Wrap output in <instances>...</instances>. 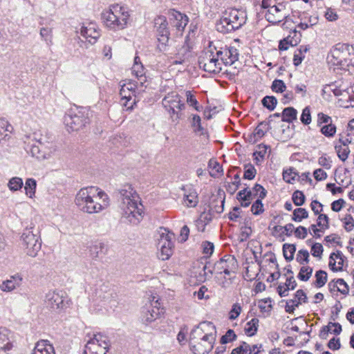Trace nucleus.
I'll return each instance as SVG.
<instances>
[{"label": "nucleus", "instance_id": "obj_9", "mask_svg": "<svg viewBox=\"0 0 354 354\" xmlns=\"http://www.w3.org/2000/svg\"><path fill=\"white\" fill-rule=\"evenodd\" d=\"M199 66L210 73H218L222 70V63L211 46L202 53L198 59Z\"/></svg>", "mask_w": 354, "mask_h": 354}, {"label": "nucleus", "instance_id": "obj_59", "mask_svg": "<svg viewBox=\"0 0 354 354\" xmlns=\"http://www.w3.org/2000/svg\"><path fill=\"white\" fill-rule=\"evenodd\" d=\"M329 218L326 214H319L317 218V225L323 230L328 229Z\"/></svg>", "mask_w": 354, "mask_h": 354}, {"label": "nucleus", "instance_id": "obj_35", "mask_svg": "<svg viewBox=\"0 0 354 354\" xmlns=\"http://www.w3.org/2000/svg\"><path fill=\"white\" fill-rule=\"evenodd\" d=\"M258 326L259 319L257 318H252L245 325V333L250 337L253 336L257 331Z\"/></svg>", "mask_w": 354, "mask_h": 354}, {"label": "nucleus", "instance_id": "obj_38", "mask_svg": "<svg viewBox=\"0 0 354 354\" xmlns=\"http://www.w3.org/2000/svg\"><path fill=\"white\" fill-rule=\"evenodd\" d=\"M24 183L19 177H12L8 183L9 189L12 192H16L21 189L23 187Z\"/></svg>", "mask_w": 354, "mask_h": 354}, {"label": "nucleus", "instance_id": "obj_27", "mask_svg": "<svg viewBox=\"0 0 354 354\" xmlns=\"http://www.w3.org/2000/svg\"><path fill=\"white\" fill-rule=\"evenodd\" d=\"M344 256L341 251L332 253L330 256L329 266L333 271H341L344 261Z\"/></svg>", "mask_w": 354, "mask_h": 354}, {"label": "nucleus", "instance_id": "obj_60", "mask_svg": "<svg viewBox=\"0 0 354 354\" xmlns=\"http://www.w3.org/2000/svg\"><path fill=\"white\" fill-rule=\"evenodd\" d=\"M245 350L246 351L247 354H258L260 352V348L261 347V345H250L248 343L243 342H242Z\"/></svg>", "mask_w": 354, "mask_h": 354}, {"label": "nucleus", "instance_id": "obj_51", "mask_svg": "<svg viewBox=\"0 0 354 354\" xmlns=\"http://www.w3.org/2000/svg\"><path fill=\"white\" fill-rule=\"evenodd\" d=\"M236 339V335L232 329H228L225 335L221 338V343L225 344L234 341Z\"/></svg>", "mask_w": 354, "mask_h": 354}, {"label": "nucleus", "instance_id": "obj_39", "mask_svg": "<svg viewBox=\"0 0 354 354\" xmlns=\"http://www.w3.org/2000/svg\"><path fill=\"white\" fill-rule=\"evenodd\" d=\"M338 158L343 162L346 161L350 153V149L348 146H341L336 145L335 147Z\"/></svg>", "mask_w": 354, "mask_h": 354}, {"label": "nucleus", "instance_id": "obj_17", "mask_svg": "<svg viewBox=\"0 0 354 354\" xmlns=\"http://www.w3.org/2000/svg\"><path fill=\"white\" fill-rule=\"evenodd\" d=\"M214 48L222 65H232L238 60L239 53L236 48L230 46L221 48L219 50H217L215 47Z\"/></svg>", "mask_w": 354, "mask_h": 354}, {"label": "nucleus", "instance_id": "obj_4", "mask_svg": "<svg viewBox=\"0 0 354 354\" xmlns=\"http://www.w3.org/2000/svg\"><path fill=\"white\" fill-rule=\"evenodd\" d=\"M102 19L104 26L109 30L118 31L127 27L130 13L127 7L113 4L103 11Z\"/></svg>", "mask_w": 354, "mask_h": 354}, {"label": "nucleus", "instance_id": "obj_1", "mask_svg": "<svg viewBox=\"0 0 354 354\" xmlns=\"http://www.w3.org/2000/svg\"><path fill=\"white\" fill-rule=\"evenodd\" d=\"M119 207L122 218L133 225H138L142 219V205L140 197L133 187L124 185L118 190Z\"/></svg>", "mask_w": 354, "mask_h": 354}, {"label": "nucleus", "instance_id": "obj_6", "mask_svg": "<svg viewBox=\"0 0 354 354\" xmlns=\"http://www.w3.org/2000/svg\"><path fill=\"white\" fill-rule=\"evenodd\" d=\"M246 21L247 14L245 10L228 9L216 23V30L222 33L230 32L242 27Z\"/></svg>", "mask_w": 354, "mask_h": 354}, {"label": "nucleus", "instance_id": "obj_49", "mask_svg": "<svg viewBox=\"0 0 354 354\" xmlns=\"http://www.w3.org/2000/svg\"><path fill=\"white\" fill-rule=\"evenodd\" d=\"M301 37V34L299 31L296 29H294L292 32H290V35L286 37L288 38L289 44L291 46H297V44L300 41Z\"/></svg>", "mask_w": 354, "mask_h": 354}, {"label": "nucleus", "instance_id": "obj_15", "mask_svg": "<svg viewBox=\"0 0 354 354\" xmlns=\"http://www.w3.org/2000/svg\"><path fill=\"white\" fill-rule=\"evenodd\" d=\"M158 304V300H156L155 305L151 302L142 308L140 319L144 324L149 325L160 317L162 310Z\"/></svg>", "mask_w": 354, "mask_h": 354}, {"label": "nucleus", "instance_id": "obj_48", "mask_svg": "<svg viewBox=\"0 0 354 354\" xmlns=\"http://www.w3.org/2000/svg\"><path fill=\"white\" fill-rule=\"evenodd\" d=\"M322 133L326 137H333L336 133V127L332 122L321 127Z\"/></svg>", "mask_w": 354, "mask_h": 354}, {"label": "nucleus", "instance_id": "obj_18", "mask_svg": "<svg viewBox=\"0 0 354 354\" xmlns=\"http://www.w3.org/2000/svg\"><path fill=\"white\" fill-rule=\"evenodd\" d=\"M158 247L160 250L159 258L163 261L169 259L172 254L174 248L171 235L162 234L158 241Z\"/></svg>", "mask_w": 354, "mask_h": 354}, {"label": "nucleus", "instance_id": "obj_53", "mask_svg": "<svg viewBox=\"0 0 354 354\" xmlns=\"http://www.w3.org/2000/svg\"><path fill=\"white\" fill-rule=\"evenodd\" d=\"M292 199L295 205L301 206L305 202V196L302 192L297 190L293 193Z\"/></svg>", "mask_w": 354, "mask_h": 354}, {"label": "nucleus", "instance_id": "obj_12", "mask_svg": "<svg viewBox=\"0 0 354 354\" xmlns=\"http://www.w3.org/2000/svg\"><path fill=\"white\" fill-rule=\"evenodd\" d=\"M21 239V244L26 253L30 257H36L41 247L39 236L34 234L30 229L26 228L24 231Z\"/></svg>", "mask_w": 354, "mask_h": 354}, {"label": "nucleus", "instance_id": "obj_25", "mask_svg": "<svg viewBox=\"0 0 354 354\" xmlns=\"http://www.w3.org/2000/svg\"><path fill=\"white\" fill-rule=\"evenodd\" d=\"M12 347L9 331L6 328H0V354H9Z\"/></svg>", "mask_w": 354, "mask_h": 354}, {"label": "nucleus", "instance_id": "obj_7", "mask_svg": "<svg viewBox=\"0 0 354 354\" xmlns=\"http://www.w3.org/2000/svg\"><path fill=\"white\" fill-rule=\"evenodd\" d=\"M89 122V111L86 107H74L64 115V123L68 132L82 129Z\"/></svg>", "mask_w": 354, "mask_h": 354}, {"label": "nucleus", "instance_id": "obj_36", "mask_svg": "<svg viewBox=\"0 0 354 354\" xmlns=\"http://www.w3.org/2000/svg\"><path fill=\"white\" fill-rule=\"evenodd\" d=\"M296 247L293 244L285 243L283 245V253L284 258L288 261H290L293 259Z\"/></svg>", "mask_w": 354, "mask_h": 354}, {"label": "nucleus", "instance_id": "obj_19", "mask_svg": "<svg viewBox=\"0 0 354 354\" xmlns=\"http://www.w3.org/2000/svg\"><path fill=\"white\" fill-rule=\"evenodd\" d=\"M155 27L158 32V39L162 44L166 45L169 41V32L167 28V19L163 16L155 19Z\"/></svg>", "mask_w": 354, "mask_h": 354}, {"label": "nucleus", "instance_id": "obj_21", "mask_svg": "<svg viewBox=\"0 0 354 354\" xmlns=\"http://www.w3.org/2000/svg\"><path fill=\"white\" fill-rule=\"evenodd\" d=\"M190 46L188 44V37H187L182 45H178L176 47V53L174 60L172 62L174 64H182L190 56Z\"/></svg>", "mask_w": 354, "mask_h": 354}, {"label": "nucleus", "instance_id": "obj_37", "mask_svg": "<svg viewBox=\"0 0 354 354\" xmlns=\"http://www.w3.org/2000/svg\"><path fill=\"white\" fill-rule=\"evenodd\" d=\"M308 217V212L305 208L299 207L293 211L292 220L295 222H301Z\"/></svg>", "mask_w": 354, "mask_h": 354}, {"label": "nucleus", "instance_id": "obj_62", "mask_svg": "<svg viewBox=\"0 0 354 354\" xmlns=\"http://www.w3.org/2000/svg\"><path fill=\"white\" fill-rule=\"evenodd\" d=\"M333 93L336 96H340L339 101H342L343 102H350V99L348 98V93L346 89L342 90V89H335L333 91Z\"/></svg>", "mask_w": 354, "mask_h": 354}, {"label": "nucleus", "instance_id": "obj_45", "mask_svg": "<svg viewBox=\"0 0 354 354\" xmlns=\"http://www.w3.org/2000/svg\"><path fill=\"white\" fill-rule=\"evenodd\" d=\"M192 127L194 131L200 134H203L204 129L201 126V120L199 115H193L192 120Z\"/></svg>", "mask_w": 354, "mask_h": 354}, {"label": "nucleus", "instance_id": "obj_5", "mask_svg": "<svg viewBox=\"0 0 354 354\" xmlns=\"http://www.w3.org/2000/svg\"><path fill=\"white\" fill-rule=\"evenodd\" d=\"M327 59L328 64L334 66V70L354 66V48L346 44H337L330 50Z\"/></svg>", "mask_w": 354, "mask_h": 354}, {"label": "nucleus", "instance_id": "obj_11", "mask_svg": "<svg viewBox=\"0 0 354 354\" xmlns=\"http://www.w3.org/2000/svg\"><path fill=\"white\" fill-rule=\"evenodd\" d=\"M162 104L173 120L180 118L179 112L185 107V103L181 100V97L176 91L168 93L162 99Z\"/></svg>", "mask_w": 354, "mask_h": 354}, {"label": "nucleus", "instance_id": "obj_44", "mask_svg": "<svg viewBox=\"0 0 354 354\" xmlns=\"http://www.w3.org/2000/svg\"><path fill=\"white\" fill-rule=\"evenodd\" d=\"M259 150L253 153L254 159L257 164L261 162L267 153L268 147L264 145H259Z\"/></svg>", "mask_w": 354, "mask_h": 354}, {"label": "nucleus", "instance_id": "obj_13", "mask_svg": "<svg viewBox=\"0 0 354 354\" xmlns=\"http://www.w3.org/2000/svg\"><path fill=\"white\" fill-rule=\"evenodd\" d=\"M110 346L108 337L100 333L88 341L84 354H106Z\"/></svg>", "mask_w": 354, "mask_h": 354}, {"label": "nucleus", "instance_id": "obj_42", "mask_svg": "<svg viewBox=\"0 0 354 354\" xmlns=\"http://www.w3.org/2000/svg\"><path fill=\"white\" fill-rule=\"evenodd\" d=\"M315 286L321 288L324 286L327 281V273L324 270H319L315 273Z\"/></svg>", "mask_w": 354, "mask_h": 354}, {"label": "nucleus", "instance_id": "obj_41", "mask_svg": "<svg viewBox=\"0 0 354 354\" xmlns=\"http://www.w3.org/2000/svg\"><path fill=\"white\" fill-rule=\"evenodd\" d=\"M36 180L33 178H28L25 183L26 194L30 198H32L35 194L36 189Z\"/></svg>", "mask_w": 354, "mask_h": 354}, {"label": "nucleus", "instance_id": "obj_52", "mask_svg": "<svg viewBox=\"0 0 354 354\" xmlns=\"http://www.w3.org/2000/svg\"><path fill=\"white\" fill-rule=\"evenodd\" d=\"M12 127L5 120L0 119V142L8 136L7 131H10Z\"/></svg>", "mask_w": 354, "mask_h": 354}, {"label": "nucleus", "instance_id": "obj_40", "mask_svg": "<svg viewBox=\"0 0 354 354\" xmlns=\"http://www.w3.org/2000/svg\"><path fill=\"white\" fill-rule=\"evenodd\" d=\"M185 96L187 103L190 106H192L197 111H200L201 110V107L198 105V100H196L195 95L190 91H187L185 92Z\"/></svg>", "mask_w": 354, "mask_h": 354}, {"label": "nucleus", "instance_id": "obj_30", "mask_svg": "<svg viewBox=\"0 0 354 354\" xmlns=\"http://www.w3.org/2000/svg\"><path fill=\"white\" fill-rule=\"evenodd\" d=\"M32 139L37 144L53 146L50 138L44 130L39 129L32 133Z\"/></svg>", "mask_w": 354, "mask_h": 354}, {"label": "nucleus", "instance_id": "obj_34", "mask_svg": "<svg viewBox=\"0 0 354 354\" xmlns=\"http://www.w3.org/2000/svg\"><path fill=\"white\" fill-rule=\"evenodd\" d=\"M297 111L293 107H288L283 109L281 117L282 120L287 122H291L297 119Z\"/></svg>", "mask_w": 354, "mask_h": 354}, {"label": "nucleus", "instance_id": "obj_24", "mask_svg": "<svg viewBox=\"0 0 354 354\" xmlns=\"http://www.w3.org/2000/svg\"><path fill=\"white\" fill-rule=\"evenodd\" d=\"M22 280L23 278L20 274L12 275L10 279L2 282L0 289L3 292H11L21 286Z\"/></svg>", "mask_w": 354, "mask_h": 354}, {"label": "nucleus", "instance_id": "obj_14", "mask_svg": "<svg viewBox=\"0 0 354 354\" xmlns=\"http://www.w3.org/2000/svg\"><path fill=\"white\" fill-rule=\"evenodd\" d=\"M45 304L52 310H63L68 307L69 299L66 292L60 291H50L46 295Z\"/></svg>", "mask_w": 354, "mask_h": 354}, {"label": "nucleus", "instance_id": "obj_26", "mask_svg": "<svg viewBox=\"0 0 354 354\" xmlns=\"http://www.w3.org/2000/svg\"><path fill=\"white\" fill-rule=\"evenodd\" d=\"M32 354H55V351L48 340L41 339L36 343Z\"/></svg>", "mask_w": 354, "mask_h": 354}, {"label": "nucleus", "instance_id": "obj_61", "mask_svg": "<svg viewBox=\"0 0 354 354\" xmlns=\"http://www.w3.org/2000/svg\"><path fill=\"white\" fill-rule=\"evenodd\" d=\"M301 121L304 124H309L311 122V115L310 109L307 106L303 109Z\"/></svg>", "mask_w": 354, "mask_h": 354}, {"label": "nucleus", "instance_id": "obj_46", "mask_svg": "<svg viewBox=\"0 0 354 354\" xmlns=\"http://www.w3.org/2000/svg\"><path fill=\"white\" fill-rule=\"evenodd\" d=\"M277 100L274 96H266L262 100V104L270 111H272L276 107Z\"/></svg>", "mask_w": 354, "mask_h": 354}, {"label": "nucleus", "instance_id": "obj_28", "mask_svg": "<svg viewBox=\"0 0 354 354\" xmlns=\"http://www.w3.org/2000/svg\"><path fill=\"white\" fill-rule=\"evenodd\" d=\"M131 72L132 74L138 78L141 84L145 82V71L139 57H135L134 64L131 68Z\"/></svg>", "mask_w": 354, "mask_h": 354}, {"label": "nucleus", "instance_id": "obj_43", "mask_svg": "<svg viewBox=\"0 0 354 354\" xmlns=\"http://www.w3.org/2000/svg\"><path fill=\"white\" fill-rule=\"evenodd\" d=\"M298 173L294 168H289L283 172V178L288 183H293Z\"/></svg>", "mask_w": 354, "mask_h": 354}, {"label": "nucleus", "instance_id": "obj_50", "mask_svg": "<svg viewBox=\"0 0 354 354\" xmlns=\"http://www.w3.org/2000/svg\"><path fill=\"white\" fill-rule=\"evenodd\" d=\"M290 300L297 304V306L298 307L302 303L307 301V296L302 290H298L295 294L294 298Z\"/></svg>", "mask_w": 354, "mask_h": 354}, {"label": "nucleus", "instance_id": "obj_33", "mask_svg": "<svg viewBox=\"0 0 354 354\" xmlns=\"http://www.w3.org/2000/svg\"><path fill=\"white\" fill-rule=\"evenodd\" d=\"M310 50L309 46H301L297 48L293 56V64L295 66H299L305 57L306 53Z\"/></svg>", "mask_w": 354, "mask_h": 354}, {"label": "nucleus", "instance_id": "obj_31", "mask_svg": "<svg viewBox=\"0 0 354 354\" xmlns=\"http://www.w3.org/2000/svg\"><path fill=\"white\" fill-rule=\"evenodd\" d=\"M269 127L268 123L266 122H261L254 129L252 135L250 136V142H255L263 138L268 131Z\"/></svg>", "mask_w": 354, "mask_h": 354}, {"label": "nucleus", "instance_id": "obj_16", "mask_svg": "<svg viewBox=\"0 0 354 354\" xmlns=\"http://www.w3.org/2000/svg\"><path fill=\"white\" fill-rule=\"evenodd\" d=\"M80 33L91 44H95L100 36V30L97 25L93 22L83 24Z\"/></svg>", "mask_w": 354, "mask_h": 354}, {"label": "nucleus", "instance_id": "obj_57", "mask_svg": "<svg viewBox=\"0 0 354 354\" xmlns=\"http://www.w3.org/2000/svg\"><path fill=\"white\" fill-rule=\"evenodd\" d=\"M272 89L273 91L277 93H283L285 91L286 86L283 80H275L272 82Z\"/></svg>", "mask_w": 354, "mask_h": 354}, {"label": "nucleus", "instance_id": "obj_32", "mask_svg": "<svg viewBox=\"0 0 354 354\" xmlns=\"http://www.w3.org/2000/svg\"><path fill=\"white\" fill-rule=\"evenodd\" d=\"M236 198L240 202L241 205L246 207L251 203V201L253 199V194L251 190L245 188L238 193Z\"/></svg>", "mask_w": 354, "mask_h": 354}, {"label": "nucleus", "instance_id": "obj_55", "mask_svg": "<svg viewBox=\"0 0 354 354\" xmlns=\"http://www.w3.org/2000/svg\"><path fill=\"white\" fill-rule=\"evenodd\" d=\"M257 170L253 165L251 164L246 165L245 166V171L243 178L245 179L252 180L255 177Z\"/></svg>", "mask_w": 354, "mask_h": 354}, {"label": "nucleus", "instance_id": "obj_8", "mask_svg": "<svg viewBox=\"0 0 354 354\" xmlns=\"http://www.w3.org/2000/svg\"><path fill=\"white\" fill-rule=\"evenodd\" d=\"M287 3H277L276 0H262L261 8L265 10V17L272 24H277L286 19L288 21L289 13L286 8Z\"/></svg>", "mask_w": 354, "mask_h": 354}, {"label": "nucleus", "instance_id": "obj_2", "mask_svg": "<svg viewBox=\"0 0 354 354\" xmlns=\"http://www.w3.org/2000/svg\"><path fill=\"white\" fill-rule=\"evenodd\" d=\"M75 202L82 212L89 214H98L109 206V197L99 187L91 186L80 189Z\"/></svg>", "mask_w": 354, "mask_h": 354}, {"label": "nucleus", "instance_id": "obj_22", "mask_svg": "<svg viewBox=\"0 0 354 354\" xmlns=\"http://www.w3.org/2000/svg\"><path fill=\"white\" fill-rule=\"evenodd\" d=\"M30 153L32 157L38 160L48 159L53 153V146L39 144L32 145Z\"/></svg>", "mask_w": 354, "mask_h": 354}, {"label": "nucleus", "instance_id": "obj_63", "mask_svg": "<svg viewBox=\"0 0 354 354\" xmlns=\"http://www.w3.org/2000/svg\"><path fill=\"white\" fill-rule=\"evenodd\" d=\"M337 291L341 292L343 295H347L349 291L348 286L345 282V281L342 279H338L337 280Z\"/></svg>", "mask_w": 354, "mask_h": 354}, {"label": "nucleus", "instance_id": "obj_23", "mask_svg": "<svg viewBox=\"0 0 354 354\" xmlns=\"http://www.w3.org/2000/svg\"><path fill=\"white\" fill-rule=\"evenodd\" d=\"M185 191L183 204L187 207H195L198 203L196 191L192 187H184Z\"/></svg>", "mask_w": 354, "mask_h": 354}, {"label": "nucleus", "instance_id": "obj_54", "mask_svg": "<svg viewBox=\"0 0 354 354\" xmlns=\"http://www.w3.org/2000/svg\"><path fill=\"white\" fill-rule=\"evenodd\" d=\"M242 311L241 305L238 303H235L232 305V309L229 313V319L230 320L236 319Z\"/></svg>", "mask_w": 354, "mask_h": 354}, {"label": "nucleus", "instance_id": "obj_64", "mask_svg": "<svg viewBox=\"0 0 354 354\" xmlns=\"http://www.w3.org/2000/svg\"><path fill=\"white\" fill-rule=\"evenodd\" d=\"M344 228L347 232L351 231L354 227V219L351 215L348 214L344 218Z\"/></svg>", "mask_w": 354, "mask_h": 354}, {"label": "nucleus", "instance_id": "obj_56", "mask_svg": "<svg viewBox=\"0 0 354 354\" xmlns=\"http://www.w3.org/2000/svg\"><path fill=\"white\" fill-rule=\"evenodd\" d=\"M309 253L306 250H300L297 254L296 259L300 263L304 265V263H308L309 261Z\"/></svg>", "mask_w": 354, "mask_h": 354}, {"label": "nucleus", "instance_id": "obj_20", "mask_svg": "<svg viewBox=\"0 0 354 354\" xmlns=\"http://www.w3.org/2000/svg\"><path fill=\"white\" fill-rule=\"evenodd\" d=\"M169 13L171 25L178 31L182 32L188 23L187 16L175 10H170Z\"/></svg>", "mask_w": 354, "mask_h": 354}, {"label": "nucleus", "instance_id": "obj_10", "mask_svg": "<svg viewBox=\"0 0 354 354\" xmlns=\"http://www.w3.org/2000/svg\"><path fill=\"white\" fill-rule=\"evenodd\" d=\"M237 261L234 256L227 254L220 259L215 263L213 269L210 270L207 266L204 267L205 275L207 279L210 278V275L207 277V272L212 274L213 272L215 274H223L230 275L231 273H234L237 269Z\"/></svg>", "mask_w": 354, "mask_h": 354}, {"label": "nucleus", "instance_id": "obj_29", "mask_svg": "<svg viewBox=\"0 0 354 354\" xmlns=\"http://www.w3.org/2000/svg\"><path fill=\"white\" fill-rule=\"evenodd\" d=\"M297 286V282L292 275L287 277L284 285H279L277 287V292L281 297L288 295V290H294Z\"/></svg>", "mask_w": 354, "mask_h": 354}, {"label": "nucleus", "instance_id": "obj_47", "mask_svg": "<svg viewBox=\"0 0 354 354\" xmlns=\"http://www.w3.org/2000/svg\"><path fill=\"white\" fill-rule=\"evenodd\" d=\"M313 273V268L309 266H302L300 269V271L298 274V278L301 281H308Z\"/></svg>", "mask_w": 354, "mask_h": 354}, {"label": "nucleus", "instance_id": "obj_58", "mask_svg": "<svg viewBox=\"0 0 354 354\" xmlns=\"http://www.w3.org/2000/svg\"><path fill=\"white\" fill-rule=\"evenodd\" d=\"M262 198H258L252 205L251 211L254 215H259L263 212V205L261 202Z\"/></svg>", "mask_w": 354, "mask_h": 354}, {"label": "nucleus", "instance_id": "obj_3", "mask_svg": "<svg viewBox=\"0 0 354 354\" xmlns=\"http://www.w3.org/2000/svg\"><path fill=\"white\" fill-rule=\"evenodd\" d=\"M216 339L215 327L211 322H203L190 333L189 346L194 354H207Z\"/></svg>", "mask_w": 354, "mask_h": 354}]
</instances>
